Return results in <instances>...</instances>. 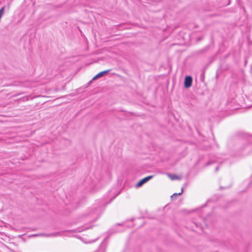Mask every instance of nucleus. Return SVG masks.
Wrapping results in <instances>:
<instances>
[{
	"label": "nucleus",
	"instance_id": "obj_1",
	"mask_svg": "<svg viewBox=\"0 0 252 252\" xmlns=\"http://www.w3.org/2000/svg\"><path fill=\"white\" fill-rule=\"evenodd\" d=\"M98 210L96 209H93L88 211L86 214L85 216L91 218L90 220H95L98 217Z\"/></svg>",
	"mask_w": 252,
	"mask_h": 252
},
{
	"label": "nucleus",
	"instance_id": "obj_2",
	"mask_svg": "<svg viewBox=\"0 0 252 252\" xmlns=\"http://www.w3.org/2000/svg\"><path fill=\"white\" fill-rule=\"evenodd\" d=\"M192 78L188 76L185 77L184 81V86L186 88H189L192 85Z\"/></svg>",
	"mask_w": 252,
	"mask_h": 252
},
{
	"label": "nucleus",
	"instance_id": "obj_3",
	"mask_svg": "<svg viewBox=\"0 0 252 252\" xmlns=\"http://www.w3.org/2000/svg\"><path fill=\"white\" fill-rule=\"evenodd\" d=\"M153 177L152 176H149L146 178H144V179L141 180L136 185V187L139 188L142 186L144 184L146 183L147 181H148L149 180L152 179Z\"/></svg>",
	"mask_w": 252,
	"mask_h": 252
},
{
	"label": "nucleus",
	"instance_id": "obj_4",
	"mask_svg": "<svg viewBox=\"0 0 252 252\" xmlns=\"http://www.w3.org/2000/svg\"><path fill=\"white\" fill-rule=\"evenodd\" d=\"M110 70H107L100 72L99 73H98L97 74H96L95 76H94L93 77V80H95L99 78H100V77L103 76L104 75L106 74L107 73H108L110 71Z\"/></svg>",
	"mask_w": 252,
	"mask_h": 252
},
{
	"label": "nucleus",
	"instance_id": "obj_5",
	"mask_svg": "<svg viewBox=\"0 0 252 252\" xmlns=\"http://www.w3.org/2000/svg\"><path fill=\"white\" fill-rule=\"evenodd\" d=\"M183 192V189L182 188L181 192H180L179 193H175L173 194H172V195L171 196V199H174V198H176V197L177 196L180 195L181 194H182Z\"/></svg>",
	"mask_w": 252,
	"mask_h": 252
},
{
	"label": "nucleus",
	"instance_id": "obj_6",
	"mask_svg": "<svg viewBox=\"0 0 252 252\" xmlns=\"http://www.w3.org/2000/svg\"><path fill=\"white\" fill-rule=\"evenodd\" d=\"M59 235V233L56 232V233H50V234H46V235H44L46 237H55V236H58Z\"/></svg>",
	"mask_w": 252,
	"mask_h": 252
},
{
	"label": "nucleus",
	"instance_id": "obj_7",
	"mask_svg": "<svg viewBox=\"0 0 252 252\" xmlns=\"http://www.w3.org/2000/svg\"><path fill=\"white\" fill-rule=\"evenodd\" d=\"M168 176L172 180H174L175 179H179V178H178V176H177L176 175H173L170 174H168Z\"/></svg>",
	"mask_w": 252,
	"mask_h": 252
},
{
	"label": "nucleus",
	"instance_id": "obj_8",
	"mask_svg": "<svg viewBox=\"0 0 252 252\" xmlns=\"http://www.w3.org/2000/svg\"><path fill=\"white\" fill-rule=\"evenodd\" d=\"M94 242V241H90V242H85V243H92Z\"/></svg>",
	"mask_w": 252,
	"mask_h": 252
},
{
	"label": "nucleus",
	"instance_id": "obj_9",
	"mask_svg": "<svg viewBox=\"0 0 252 252\" xmlns=\"http://www.w3.org/2000/svg\"><path fill=\"white\" fill-rule=\"evenodd\" d=\"M218 170V168L217 167V168H216V170L217 171Z\"/></svg>",
	"mask_w": 252,
	"mask_h": 252
},
{
	"label": "nucleus",
	"instance_id": "obj_10",
	"mask_svg": "<svg viewBox=\"0 0 252 252\" xmlns=\"http://www.w3.org/2000/svg\"><path fill=\"white\" fill-rule=\"evenodd\" d=\"M82 231V230H78V232H80V231Z\"/></svg>",
	"mask_w": 252,
	"mask_h": 252
}]
</instances>
